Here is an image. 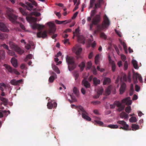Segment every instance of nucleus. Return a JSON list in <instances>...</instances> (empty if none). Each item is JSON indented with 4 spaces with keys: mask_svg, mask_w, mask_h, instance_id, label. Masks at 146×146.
I'll return each mask as SVG.
<instances>
[{
    "mask_svg": "<svg viewBox=\"0 0 146 146\" xmlns=\"http://www.w3.org/2000/svg\"><path fill=\"white\" fill-rule=\"evenodd\" d=\"M47 25L49 26L48 31L47 30L42 31H40L44 27V26L35 23L33 24L32 26V28L33 29H37L38 30L40 31L37 32L36 34L38 38H45L47 36V32H48L49 35H52L51 36V38L52 39H54L57 36V34H54L56 29L54 23L50 22H48L47 23Z\"/></svg>",
    "mask_w": 146,
    "mask_h": 146,
    "instance_id": "obj_1",
    "label": "nucleus"
},
{
    "mask_svg": "<svg viewBox=\"0 0 146 146\" xmlns=\"http://www.w3.org/2000/svg\"><path fill=\"white\" fill-rule=\"evenodd\" d=\"M15 11L12 9L8 8L7 11V15L9 19L13 23H18L20 27L23 30H25V26L21 23H19L16 20L17 17L13 13Z\"/></svg>",
    "mask_w": 146,
    "mask_h": 146,
    "instance_id": "obj_2",
    "label": "nucleus"
},
{
    "mask_svg": "<svg viewBox=\"0 0 146 146\" xmlns=\"http://www.w3.org/2000/svg\"><path fill=\"white\" fill-rule=\"evenodd\" d=\"M19 10L22 14L26 16V19L29 22H35L36 21V18L32 17L33 15H34L36 17H39L40 15V13L36 11L31 12L30 14V16H28V14L26 12L25 10L22 8H19Z\"/></svg>",
    "mask_w": 146,
    "mask_h": 146,
    "instance_id": "obj_3",
    "label": "nucleus"
},
{
    "mask_svg": "<svg viewBox=\"0 0 146 146\" xmlns=\"http://www.w3.org/2000/svg\"><path fill=\"white\" fill-rule=\"evenodd\" d=\"M104 20L102 25H98L97 26V30L94 31V33L103 30L104 29L107 28L110 25V21L106 15L104 16Z\"/></svg>",
    "mask_w": 146,
    "mask_h": 146,
    "instance_id": "obj_4",
    "label": "nucleus"
},
{
    "mask_svg": "<svg viewBox=\"0 0 146 146\" xmlns=\"http://www.w3.org/2000/svg\"><path fill=\"white\" fill-rule=\"evenodd\" d=\"M66 61L68 65V68L70 71L73 70L75 69L76 65L74 62V58L73 57L67 56Z\"/></svg>",
    "mask_w": 146,
    "mask_h": 146,
    "instance_id": "obj_5",
    "label": "nucleus"
},
{
    "mask_svg": "<svg viewBox=\"0 0 146 146\" xmlns=\"http://www.w3.org/2000/svg\"><path fill=\"white\" fill-rule=\"evenodd\" d=\"M76 109L79 114L80 113V111L82 112V116L83 118L88 121H91V118L88 116V113L82 106H79L76 108Z\"/></svg>",
    "mask_w": 146,
    "mask_h": 146,
    "instance_id": "obj_6",
    "label": "nucleus"
},
{
    "mask_svg": "<svg viewBox=\"0 0 146 146\" xmlns=\"http://www.w3.org/2000/svg\"><path fill=\"white\" fill-rule=\"evenodd\" d=\"M9 44L11 48L17 52L18 54H21L24 52L23 50L21 49L17 46L15 45L13 42L10 41Z\"/></svg>",
    "mask_w": 146,
    "mask_h": 146,
    "instance_id": "obj_7",
    "label": "nucleus"
},
{
    "mask_svg": "<svg viewBox=\"0 0 146 146\" xmlns=\"http://www.w3.org/2000/svg\"><path fill=\"white\" fill-rule=\"evenodd\" d=\"M100 21V15H97L93 19L92 23L90 25V30H91L93 25H96L98 24Z\"/></svg>",
    "mask_w": 146,
    "mask_h": 146,
    "instance_id": "obj_8",
    "label": "nucleus"
},
{
    "mask_svg": "<svg viewBox=\"0 0 146 146\" xmlns=\"http://www.w3.org/2000/svg\"><path fill=\"white\" fill-rule=\"evenodd\" d=\"M29 1L31 2L32 4L30 3L29 2H27L26 3V7L27 9L29 11L32 10L33 8V5L36 6L37 4V3L34 0H29Z\"/></svg>",
    "mask_w": 146,
    "mask_h": 146,
    "instance_id": "obj_9",
    "label": "nucleus"
},
{
    "mask_svg": "<svg viewBox=\"0 0 146 146\" xmlns=\"http://www.w3.org/2000/svg\"><path fill=\"white\" fill-rule=\"evenodd\" d=\"M4 66L6 68L7 71L10 73H14L16 75H19V73L15 69L13 68L11 66L6 64H4Z\"/></svg>",
    "mask_w": 146,
    "mask_h": 146,
    "instance_id": "obj_10",
    "label": "nucleus"
},
{
    "mask_svg": "<svg viewBox=\"0 0 146 146\" xmlns=\"http://www.w3.org/2000/svg\"><path fill=\"white\" fill-rule=\"evenodd\" d=\"M118 123L122 125L123 127H121L120 129H121L125 130H127L129 127V125L127 124L124 121H117Z\"/></svg>",
    "mask_w": 146,
    "mask_h": 146,
    "instance_id": "obj_11",
    "label": "nucleus"
},
{
    "mask_svg": "<svg viewBox=\"0 0 146 146\" xmlns=\"http://www.w3.org/2000/svg\"><path fill=\"white\" fill-rule=\"evenodd\" d=\"M0 30L4 32H8L9 31L7 27L2 23H0Z\"/></svg>",
    "mask_w": 146,
    "mask_h": 146,
    "instance_id": "obj_12",
    "label": "nucleus"
},
{
    "mask_svg": "<svg viewBox=\"0 0 146 146\" xmlns=\"http://www.w3.org/2000/svg\"><path fill=\"white\" fill-rule=\"evenodd\" d=\"M22 82V79L19 80H16L15 79H13L11 80L10 82L11 84L13 85L16 86L19 85Z\"/></svg>",
    "mask_w": 146,
    "mask_h": 146,
    "instance_id": "obj_13",
    "label": "nucleus"
},
{
    "mask_svg": "<svg viewBox=\"0 0 146 146\" xmlns=\"http://www.w3.org/2000/svg\"><path fill=\"white\" fill-rule=\"evenodd\" d=\"M82 50V49L81 48H79L77 49V48H74V52H75L76 54V56L77 58H80V54Z\"/></svg>",
    "mask_w": 146,
    "mask_h": 146,
    "instance_id": "obj_14",
    "label": "nucleus"
},
{
    "mask_svg": "<svg viewBox=\"0 0 146 146\" xmlns=\"http://www.w3.org/2000/svg\"><path fill=\"white\" fill-rule=\"evenodd\" d=\"M122 102L123 103H125L126 105H130L132 103V101L130 100L129 97L123 99Z\"/></svg>",
    "mask_w": 146,
    "mask_h": 146,
    "instance_id": "obj_15",
    "label": "nucleus"
},
{
    "mask_svg": "<svg viewBox=\"0 0 146 146\" xmlns=\"http://www.w3.org/2000/svg\"><path fill=\"white\" fill-rule=\"evenodd\" d=\"M52 76H51L49 78L48 81L50 82H52L54 79L57 78L56 74L53 72H52L51 74Z\"/></svg>",
    "mask_w": 146,
    "mask_h": 146,
    "instance_id": "obj_16",
    "label": "nucleus"
},
{
    "mask_svg": "<svg viewBox=\"0 0 146 146\" xmlns=\"http://www.w3.org/2000/svg\"><path fill=\"white\" fill-rule=\"evenodd\" d=\"M126 88V84L125 83H123L119 89L120 93L122 94L125 91Z\"/></svg>",
    "mask_w": 146,
    "mask_h": 146,
    "instance_id": "obj_17",
    "label": "nucleus"
},
{
    "mask_svg": "<svg viewBox=\"0 0 146 146\" xmlns=\"http://www.w3.org/2000/svg\"><path fill=\"white\" fill-rule=\"evenodd\" d=\"M82 84L85 86L86 88H90V85L88 82L85 79H84L82 81Z\"/></svg>",
    "mask_w": 146,
    "mask_h": 146,
    "instance_id": "obj_18",
    "label": "nucleus"
},
{
    "mask_svg": "<svg viewBox=\"0 0 146 146\" xmlns=\"http://www.w3.org/2000/svg\"><path fill=\"white\" fill-rule=\"evenodd\" d=\"M11 62L13 66L16 68L18 66L17 61V59L14 58H13L11 60Z\"/></svg>",
    "mask_w": 146,
    "mask_h": 146,
    "instance_id": "obj_19",
    "label": "nucleus"
},
{
    "mask_svg": "<svg viewBox=\"0 0 146 146\" xmlns=\"http://www.w3.org/2000/svg\"><path fill=\"white\" fill-rule=\"evenodd\" d=\"M120 116L121 118L125 119H128L129 117L128 115L124 111L120 113Z\"/></svg>",
    "mask_w": 146,
    "mask_h": 146,
    "instance_id": "obj_20",
    "label": "nucleus"
},
{
    "mask_svg": "<svg viewBox=\"0 0 146 146\" xmlns=\"http://www.w3.org/2000/svg\"><path fill=\"white\" fill-rule=\"evenodd\" d=\"M111 82V80L110 78L105 77L103 81V84L104 85L109 84Z\"/></svg>",
    "mask_w": 146,
    "mask_h": 146,
    "instance_id": "obj_21",
    "label": "nucleus"
},
{
    "mask_svg": "<svg viewBox=\"0 0 146 146\" xmlns=\"http://www.w3.org/2000/svg\"><path fill=\"white\" fill-rule=\"evenodd\" d=\"M78 41L79 42L84 44L85 43V41L84 37L82 36H78Z\"/></svg>",
    "mask_w": 146,
    "mask_h": 146,
    "instance_id": "obj_22",
    "label": "nucleus"
},
{
    "mask_svg": "<svg viewBox=\"0 0 146 146\" xmlns=\"http://www.w3.org/2000/svg\"><path fill=\"white\" fill-rule=\"evenodd\" d=\"M8 35L5 33H2L0 31V39H4L7 38Z\"/></svg>",
    "mask_w": 146,
    "mask_h": 146,
    "instance_id": "obj_23",
    "label": "nucleus"
},
{
    "mask_svg": "<svg viewBox=\"0 0 146 146\" xmlns=\"http://www.w3.org/2000/svg\"><path fill=\"white\" fill-rule=\"evenodd\" d=\"M8 86L3 83H0V90L2 91H3L4 88H5Z\"/></svg>",
    "mask_w": 146,
    "mask_h": 146,
    "instance_id": "obj_24",
    "label": "nucleus"
},
{
    "mask_svg": "<svg viewBox=\"0 0 146 146\" xmlns=\"http://www.w3.org/2000/svg\"><path fill=\"white\" fill-rule=\"evenodd\" d=\"M133 79L134 83L137 82V73H134L133 76Z\"/></svg>",
    "mask_w": 146,
    "mask_h": 146,
    "instance_id": "obj_25",
    "label": "nucleus"
},
{
    "mask_svg": "<svg viewBox=\"0 0 146 146\" xmlns=\"http://www.w3.org/2000/svg\"><path fill=\"white\" fill-rule=\"evenodd\" d=\"M68 95L70 96L71 100L68 99V101L72 103L74 102H76V98L74 96H73L72 95L70 94H68Z\"/></svg>",
    "mask_w": 146,
    "mask_h": 146,
    "instance_id": "obj_26",
    "label": "nucleus"
},
{
    "mask_svg": "<svg viewBox=\"0 0 146 146\" xmlns=\"http://www.w3.org/2000/svg\"><path fill=\"white\" fill-rule=\"evenodd\" d=\"M0 100L3 102V104L4 105L6 106L7 104L8 101V100L7 99L0 96Z\"/></svg>",
    "mask_w": 146,
    "mask_h": 146,
    "instance_id": "obj_27",
    "label": "nucleus"
},
{
    "mask_svg": "<svg viewBox=\"0 0 146 146\" xmlns=\"http://www.w3.org/2000/svg\"><path fill=\"white\" fill-rule=\"evenodd\" d=\"M90 37H91L92 40L89 39V42L90 44H91L92 47L93 48L96 45V43L95 41H94L91 44L93 40V38H92V35H90Z\"/></svg>",
    "mask_w": 146,
    "mask_h": 146,
    "instance_id": "obj_28",
    "label": "nucleus"
},
{
    "mask_svg": "<svg viewBox=\"0 0 146 146\" xmlns=\"http://www.w3.org/2000/svg\"><path fill=\"white\" fill-rule=\"evenodd\" d=\"M71 21H68V22H67L66 21H60L58 20H56L55 21V22L56 23L58 24H61L64 23L65 24L67 23H70Z\"/></svg>",
    "mask_w": 146,
    "mask_h": 146,
    "instance_id": "obj_29",
    "label": "nucleus"
},
{
    "mask_svg": "<svg viewBox=\"0 0 146 146\" xmlns=\"http://www.w3.org/2000/svg\"><path fill=\"white\" fill-rule=\"evenodd\" d=\"M103 92V89L102 88L100 89L97 92V95L96 96H94V98H99V96L102 94Z\"/></svg>",
    "mask_w": 146,
    "mask_h": 146,
    "instance_id": "obj_30",
    "label": "nucleus"
},
{
    "mask_svg": "<svg viewBox=\"0 0 146 146\" xmlns=\"http://www.w3.org/2000/svg\"><path fill=\"white\" fill-rule=\"evenodd\" d=\"M94 83L95 85H96L100 84V81L99 79H98L97 78L95 77L93 79Z\"/></svg>",
    "mask_w": 146,
    "mask_h": 146,
    "instance_id": "obj_31",
    "label": "nucleus"
},
{
    "mask_svg": "<svg viewBox=\"0 0 146 146\" xmlns=\"http://www.w3.org/2000/svg\"><path fill=\"white\" fill-rule=\"evenodd\" d=\"M132 128L133 130H136L139 129V127L138 125L136 124H132Z\"/></svg>",
    "mask_w": 146,
    "mask_h": 146,
    "instance_id": "obj_32",
    "label": "nucleus"
},
{
    "mask_svg": "<svg viewBox=\"0 0 146 146\" xmlns=\"http://www.w3.org/2000/svg\"><path fill=\"white\" fill-rule=\"evenodd\" d=\"M99 58V54L96 55L95 57V63L97 65L98 64Z\"/></svg>",
    "mask_w": 146,
    "mask_h": 146,
    "instance_id": "obj_33",
    "label": "nucleus"
},
{
    "mask_svg": "<svg viewBox=\"0 0 146 146\" xmlns=\"http://www.w3.org/2000/svg\"><path fill=\"white\" fill-rule=\"evenodd\" d=\"M79 66L80 68L81 71H82L83 70L84 67H85V63L84 62H83L79 65Z\"/></svg>",
    "mask_w": 146,
    "mask_h": 146,
    "instance_id": "obj_34",
    "label": "nucleus"
},
{
    "mask_svg": "<svg viewBox=\"0 0 146 146\" xmlns=\"http://www.w3.org/2000/svg\"><path fill=\"white\" fill-rule=\"evenodd\" d=\"M121 44L123 45L125 53H127V48L126 44L124 42H121Z\"/></svg>",
    "mask_w": 146,
    "mask_h": 146,
    "instance_id": "obj_35",
    "label": "nucleus"
},
{
    "mask_svg": "<svg viewBox=\"0 0 146 146\" xmlns=\"http://www.w3.org/2000/svg\"><path fill=\"white\" fill-rule=\"evenodd\" d=\"M47 106L48 109H52L53 107V101H52L51 102H49L47 104Z\"/></svg>",
    "mask_w": 146,
    "mask_h": 146,
    "instance_id": "obj_36",
    "label": "nucleus"
},
{
    "mask_svg": "<svg viewBox=\"0 0 146 146\" xmlns=\"http://www.w3.org/2000/svg\"><path fill=\"white\" fill-rule=\"evenodd\" d=\"M132 63L134 68L135 69H137L138 68V67L137 62L135 60H133L132 61Z\"/></svg>",
    "mask_w": 146,
    "mask_h": 146,
    "instance_id": "obj_37",
    "label": "nucleus"
},
{
    "mask_svg": "<svg viewBox=\"0 0 146 146\" xmlns=\"http://www.w3.org/2000/svg\"><path fill=\"white\" fill-rule=\"evenodd\" d=\"M7 53L10 56H15V52L12 50H10L9 49L8 50H7Z\"/></svg>",
    "mask_w": 146,
    "mask_h": 146,
    "instance_id": "obj_38",
    "label": "nucleus"
},
{
    "mask_svg": "<svg viewBox=\"0 0 146 146\" xmlns=\"http://www.w3.org/2000/svg\"><path fill=\"white\" fill-rule=\"evenodd\" d=\"M111 87L110 86H109L106 89V93L107 95L110 94L111 92Z\"/></svg>",
    "mask_w": 146,
    "mask_h": 146,
    "instance_id": "obj_39",
    "label": "nucleus"
},
{
    "mask_svg": "<svg viewBox=\"0 0 146 146\" xmlns=\"http://www.w3.org/2000/svg\"><path fill=\"white\" fill-rule=\"evenodd\" d=\"M108 127L111 129H117L118 127V126L116 125H109Z\"/></svg>",
    "mask_w": 146,
    "mask_h": 146,
    "instance_id": "obj_40",
    "label": "nucleus"
},
{
    "mask_svg": "<svg viewBox=\"0 0 146 146\" xmlns=\"http://www.w3.org/2000/svg\"><path fill=\"white\" fill-rule=\"evenodd\" d=\"M75 33H76V35L77 36H79V28H78L76 29L75 30V32H73V33L74 34V36H73V38H74V34Z\"/></svg>",
    "mask_w": 146,
    "mask_h": 146,
    "instance_id": "obj_41",
    "label": "nucleus"
},
{
    "mask_svg": "<svg viewBox=\"0 0 146 146\" xmlns=\"http://www.w3.org/2000/svg\"><path fill=\"white\" fill-rule=\"evenodd\" d=\"M53 69L58 74H59L60 73V71L59 70L58 67L56 66H54L53 67Z\"/></svg>",
    "mask_w": 146,
    "mask_h": 146,
    "instance_id": "obj_42",
    "label": "nucleus"
},
{
    "mask_svg": "<svg viewBox=\"0 0 146 146\" xmlns=\"http://www.w3.org/2000/svg\"><path fill=\"white\" fill-rule=\"evenodd\" d=\"M129 121L130 122L133 123L137 121V120L135 117H132L129 119Z\"/></svg>",
    "mask_w": 146,
    "mask_h": 146,
    "instance_id": "obj_43",
    "label": "nucleus"
},
{
    "mask_svg": "<svg viewBox=\"0 0 146 146\" xmlns=\"http://www.w3.org/2000/svg\"><path fill=\"white\" fill-rule=\"evenodd\" d=\"M118 108L117 109V111L120 112L123 110L124 109L125 106L123 105H122L118 107Z\"/></svg>",
    "mask_w": 146,
    "mask_h": 146,
    "instance_id": "obj_44",
    "label": "nucleus"
},
{
    "mask_svg": "<svg viewBox=\"0 0 146 146\" xmlns=\"http://www.w3.org/2000/svg\"><path fill=\"white\" fill-rule=\"evenodd\" d=\"M73 92L77 96L78 94L79 91L77 89L76 87H74L73 89Z\"/></svg>",
    "mask_w": 146,
    "mask_h": 146,
    "instance_id": "obj_45",
    "label": "nucleus"
},
{
    "mask_svg": "<svg viewBox=\"0 0 146 146\" xmlns=\"http://www.w3.org/2000/svg\"><path fill=\"white\" fill-rule=\"evenodd\" d=\"M131 109L130 106L127 107L125 109V111L128 113H129L131 111Z\"/></svg>",
    "mask_w": 146,
    "mask_h": 146,
    "instance_id": "obj_46",
    "label": "nucleus"
},
{
    "mask_svg": "<svg viewBox=\"0 0 146 146\" xmlns=\"http://www.w3.org/2000/svg\"><path fill=\"white\" fill-rule=\"evenodd\" d=\"M100 36L101 38L104 39H106L107 38L106 35L103 33L102 32L100 33Z\"/></svg>",
    "mask_w": 146,
    "mask_h": 146,
    "instance_id": "obj_47",
    "label": "nucleus"
},
{
    "mask_svg": "<svg viewBox=\"0 0 146 146\" xmlns=\"http://www.w3.org/2000/svg\"><path fill=\"white\" fill-rule=\"evenodd\" d=\"M114 104L117 106V107H119L122 105V104L119 101H115L114 102Z\"/></svg>",
    "mask_w": 146,
    "mask_h": 146,
    "instance_id": "obj_48",
    "label": "nucleus"
},
{
    "mask_svg": "<svg viewBox=\"0 0 146 146\" xmlns=\"http://www.w3.org/2000/svg\"><path fill=\"white\" fill-rule=\"evenodd\" d=\"M92 70L93 73L94 75H96L97 74L96 69L95 66H93L92 68Z\"/></svg>",
    "mask_w": 146,
    "mask_h": 146,
    "instance_id": "obj_49",
    "label": "nucleus"
},
{
    "mask_svg": "<svg viewBox=\"0 0 146 146\" xmlns=\"http://www.w3.org/2000/svg\"><path fill=\"white\" fill-rule=\"evenodd\" d=\"M128 67V62L127 61H125L124 62V70H126L127 69Z\"/></svg>",
    "mask_w": 146,
    "mask_h": 146,
    "instance_id": "obj_50",
    "label": "nucleus"
},
{
    "mask_svg": "<svg viewBox=\"0 0 146 146\" xmlns=\"http://www.w3.org/2000/svg\"><path fill=\"white\" fill-rule=\"evenodd\" d=\"M92 62L91 61H89L87 62V68L88 69H89L91 68L92 66Z\"/></svg>",
    "mask_w": 146,
    "mask_h": 146,
    "instance_id": "obj_51",
    "label": "nucleus"
},
{
    "mask_svg": "<svg viewBox=\"0 0 146 146\" xmlns=\"http://www.w3.org/2000/svg\"><path fill=\"white\" fill-rule=\"evenodd\" d=\"M74 75L75 78V80H76L79 76V74L77 72H75L74 73Z\"/></svg>",
    "mask_w": 146,
    "mask_h": 146,
    "instance_id": "obj_52",
    "label": "nucleus"
},
{
    "mask_svg": "<svg viewBox=\"0 0 146 146\" xmlns=\"http://www.w3.org/2000/svg\"><path fill=\"white\" fill-rule=\"evenodd\" d=\"M32 58V55L31 54H29L27 56L26 58H25V60L26 61L28 59H31Z\"/></svg>",
    "mask_w": 146,
    "mask_h": 146,
    "instance_id": "obj_53",
    "label": "nucleus"
},
{
    "mask_svg": "<svg viewBox=\"0 0 146 146\" xmlns=\"http://www.w3.org/2000/svg\"><path fill=\"white\" fill-rule=\"evenodd\" d=\"M111 68L112 71L114 72L116 69V66L115 64L113 63L112 64Z\"/></svg>",
    "mask_w": 146,
    "mask_h": 146,
    "instance_id": "obj_54",
    "label": "nucleus"
},
{
    "mask_svg": "<svg viewBox=\"0 0 146 146\" xmlns=\"http://www.w3.org/2000/svg\"><path fill=\"white\" fill-rule=\"evenodd\" d=\"M120 55L122 60L123 62H125V60L126 59V57L125 56L122 54H121Z\"/></svg>",
    "mask_w": 146,
    "mask_h": 146,
    "instance_id": "obj_55",
    "label": "nucleus"
},
{
    "mask_svg": "<svg viewBox=\"0 0 146 146\" xmlns=\"http://www.w3.org/2000/svg\"><path fill=\"white\" fill-rule=\"evenodd\" d=\"M137 78H138L139 81L141 83L142 82V79L141 75L137 73Z\"/></svg>",
    "mask_w": 146,
    "mask_h": 146,
    "instance_id": "obj_56",
    "label": "nucleus"
},
{
    "mask_svg": "<svg viewBox=\"0 0 146 146\" xmlns=\"http://www.w3.org/2000/svg\"><path fill=\"white\" fill-rule=\"evenodd\" d=\"M95 0H90V7H93Z\"/></svg>",
    "mask_w": 146,
    "mask_h": 146,
    "instance_id": "obj_57",
    "label": "nucleus"
},
{
    "mask_svg": "<svg viewBox=\"0 0 146 146\" xmlns=\"http://www.w3.org/2000/svg\"><path fill=\"white\" fill-rule=\"evenodd\" d=\"M120 80L121 82L122 81V77H120V76H118L117 78V80L115 81L116 83H117Z\"/></svg>",
    "mask_w": 146,
    "mask_h": 146,
    "instance_id": "obj_58",
    "label": "nucleus"
},
{
    "mask_svg": "<svg viewBox=\"0 0 146 146\" xmlns=\"http://www.w3.org/2000/svg\"><path fill=\"white\" fill-rule=\"evenodd\" d=\"M120 80L121 82L122 81V77H120V76H118L117 78V80L115 81L116 83H117Z\"/></svg>",
    "mask_w": 146,
    "mask_h": 146,
    "instance_id": "obj_59",
    "label": "nucleus"
},
{
    "mask_svg": "<svg viewBox=\"0 0 146 146\" xmlns=\"http://www.w3.org/2000/svg\"><path fill=\"white\" fill-rule=\"evenodd\" d=\"M1 46H3L4 48L7 49V50L9 49L8 46L6 44H3L1 45Z\"/></svg>",
    "mask_w": 146,
    "mask_h": 146,
    "instance_id": "obj_60",
    "label": "nucleus"
},
{
    "mask_svg": "<svg viewBox=\"0 0 146 146\" xmlns=\"http://www.w3.org/2000/svg\"><path fill=\"white\" fill-rule=\"evenodd\" d=\"M95 121L97 123L99 124L100 126H102L103 124V122L102 121L98 120H95Z\"/></svg>",
    "mask_w": 146,
    "mask_h": 146,
    "instance_id": "obj_61",
    "label": "nucleus"
},
{
    "mask_svg": "<svg viewBox=\"0 0 146 146\" xmlns=\"http://www.w3.org/2000/svg\"><path fill=\"white\" fill-rule=\"evenodd\" d=\"M92 103L94 105H98L100 104V102L99 101H93L92 102Z\"/></svg>",
    "mask_w": 146,
    "mask_h": 146,
    "instance_id": "obj_62",
    "label": "nucleus"
},
{
    "mask_svg": "<svg viewBox=\"0 0 146 146\" xmlns=\"http://www.w3.org/2000/svg\"><path fill=\"white\" fill-rule=\"evenodd\" d=\"M100 3H96L95 5V7L94 8L96 9L97 8H99L100 7Z\"/></svg>",
    "mask_w": 146,
    "mask_h": 146,
    "instance_id": "obj_63",
    "label": "nucleus"
},
{
    "mask_svg": "<svg viewBox=\"0 0 146 146\" xmlns=\"http://www.w3.org/2000/svg\"><path fill=\"white\" fill-rule=\"evenodd\" d=\"M122 79H123V81H127V76L125 74L124 75L122 78Z\"/></svg>",
    "mask_w": 146,
    "mask_h": 146,
    "instance_id": "obj_64",
    "label": "nucleus"
}]
</instances>
